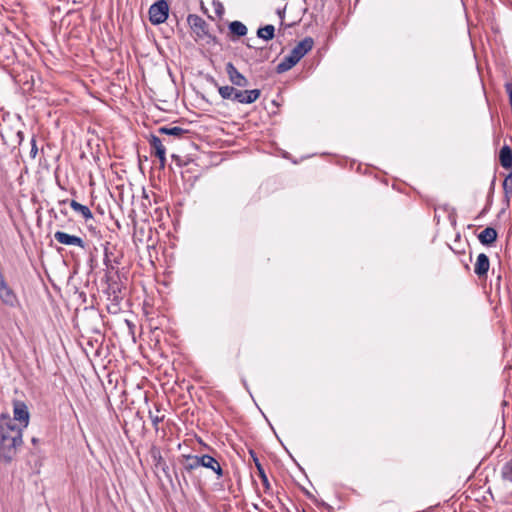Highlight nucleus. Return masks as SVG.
Returning a JSON list of instances; mask_svg holds the SVG:
<instances>
[{
	"instance_id": "nucleus-1",
	"label": "nucleus",
	"mask_w": 512,
	"mask_h": 512,
	"mask_svg": "<svg viewBox=\"0 0 512 512\" xmlns=\"http://www.w3.org/2000/svg\"><path fill=\"white\" fill-rule=\"evenodd\" d=\"M22 428L13 423L9 415L0 416V459L10 463L22 445Z\"/></svg>"
},
{
	"instance_id": "nucleus-2",
	"label": "nucleus",
	"mask_w": 512,
	"mask_h": 512,
	"mask_svg": "<svg viewBox=\"0 0 512 512\" xmlns=\"http://www.w3.org/2000/svg\"><path fill=\"white\" fill-rule=\"evenodd\" d=\"M314 41L306 37L300 41L283 60L276 66V72L281 74L293 68L309 51L312 50Z\"/></svg>"
},
{
	"instance_id": "nucleus-3",
	"label": "nucleus",
	"mask_w": 512,
	"mask_h": 512,
	"mask_svg": "<svg viewBox=\"0 0 512 512\" xmlns=\"http://www.w3.org/2000/svg\"><path fill=\"white\" fill-rule=\"evenodd\" d=\"M187 23L194 34L196 41H205L207 44L219 43L217 37L210 34L208 23L199 15L189 14L187 17Z\"/></svg>"
},
{
	"instance_id": "nucleus-4",
	"label": "nucleus",
	"mask_w": 512,
	"mask_h": 512,
	"mask_svg": "<svg viewBox=\"0 0 512 512\" xmlns=\"http://www.w3.org/2000/svg\"><path fill=\"white\" fill-rule=\"evenodd\" d=\"M169 15V5L165 0H159L149 8V20L154 25L164 23Z\"/></svg>"
},
{
	"instance_id": "nucleus-5",
	"label": "nucleus",
	"mask_w": 512,
	"mask_h": 512,
	"mask_svg": "<svg viewBox=\"0 0 512 512\" xmlns=\"http://www.w3.org/2000/svg\"><path fill=\"white\" fill-rule=\"evenodd\" d=\"M210 82L217 87L218 93L224 100H230L235 103H242L243 90L237 89L236 86L224 85L220 86L217 81L210 77Z\"/></svg>"
},
{
	"instance_id": "nucleus-6",
	"label": "nucleus",
	"mask_w": 512,
	"mask_h": 512,
	"mask_svg": "<svg viewBox=\"0 0 512 512\" xmlns=\"http://www.w3.org/2000/svg\"><path fill=\"white\" fill-rule=\"evenodd\" d=\"M13 423L18 421L19 424L17 426L21 427L22 430L26 428L29 424L30 413L27 405L23 401H15L13 403Z\"/></svg>"
},
{
	"instance_id": "nucleus-7",
	"label": "nucleus",
	"mask_w": 512,
	"mask_h": 512,
	"mask_svg": "<svg viewBox=\"0 0 512 512\" xmlns=\"http://www.w3.org/2000/svg\"><path fill=\"white\" fill-rule=\"evenodd\" d=\"M225 71L227 73L229 81L232 84L231 86L243 88L249 84L248 79L237 70V68L234 66L232 62L226 63Z\"/></svg>"
},
{
	"instance_id": "nucleus-8",
	"label": "nucleus",
	"mask_w": 512,
	"mask_h": 512,
	"mask_svg": "<svg viewBox=\"0 0 512 512\" xmlns=\"http://www.w3.org/2000/svg\"><path fill=\"white\" fill-rule=\"evenodd\" d=\"M149 144L151 146V149L153 150L155 156L160 161V167L164 168L166 164V149L164 145L162 144L161 139L156 135H151L149 138Z\"/></svg>"
},
{
	"instance_id": "nucleus-9",
	"label": "nucleus",
	"mask_w": 512,
	"mask_h": 512,
	"mask_svg": "<svg viewBox=\"0 0 512 512\" xmlns=\"http://www.w3.org/2000/svg\"><path fill=\"white\" fill-rule=\"evenodd\" d=\"M54 238L56 241H58L59 243H61L63 245L78 246L82 249L85 248V243H84L83 239L78 236H75V235H70V234L62 232V231H57L54 234Z\"/></svg>"
},
{
	"instance_id": "nucleus-10",
	"label": "nucleus",
	"mask_w": 512,
	"mask_h": 512,
	"mask_svg": "<svg viewBox=\"0 0 512 512\" xmlns=\"http://www.w3.org/2000/svg\"><path fill=\"white\" fill-rule=\"evenodd\" d=\"M200 466L212 470L216 473L217 478L223 477V469L220 463L208 454L199 455Z\"/></svg>"
},
{
	"instance_id": "nucleus-11",
	"label": "nucleus",
	"mask_w": 512,
	"mask_h": 512,
	"mask_svg": "<svg viewBox=\"0 0 512 512\" xmlns=\"http://www.w3.org/2000/svg\"><path fill=\"white\" fill-rule=\"evenodd\" d=\"M490 267V261L488 256L485 253H481L478 255L475 266H474V272L478 277L485 276L487 272L489 271Z\"/></svg>"
},
{
	"instance_id": "nucleus-12",
	"label": "nucleus",
	"mask_w": 512,
	"mask_h": 512,
	"mask_svg": "<svg viewBox=\"0 0 512 512\" xmlns=\"http://www.w3.org/2000/svg\"><path fill=\"white\" fill-rule=\"evenodd\" d=\"M181 464L183 467V470L187 473H191L193 470L201 467L200 466V460L199 455H182Z\"/></svg>"
},
{
	"instance_id": "nucleus-13",
	"label": "nucleus",
	"mask_w": 512,
	"mask_h": 512,
	"mask_svg": "<svg viewBox=\"0 0 512 512\" xmlns=\"http://www.w3.org/2000/svg\"><path fill=\"white\" fill-rule=\"evenodd\" d=\"M110 243L106 242L104 245V265L106 266L107 272L106 277L109 278L108 272L116 269V265L119 263L117 257H113V253L109 250Z\"/></svg>"
},
{
	"instance_id": "nucleus-14",
	"label": "nucleus",
	"mask_w": 512,
	"mask_h": 512,
	"mask_svg": "<svg viewBox=\"0 0 512 512\" xmlns=\"http://www.w3.org/2000/svg\"><path fill=\"white\" fill-rule=\"evenodd\" d=\"M478 239L483 245H491L497 239V231L492 227H486L481 233L478 235Z\"/></svg>"
},
{
	"instance_id": "nucleus-15",
	"label": "nucleus",
	"mask_w": 512,
	"mask_h": 512,
	"mask_svg": "<svg viewBox=\"0 0 512 512\" xmlns=\"http://www.w3.org/2000/svg\"><path fill=\"white\" fill-rule=\"evenodd\" d=\"M158 133L173 136L175 138L181 139L184 137V135H186L188 133V130L183 129L178 126H174V127L163 126V127L158 128Z\"/></svg>"
},
{
	"instance_id": "nucleus-16",
	"label": "nucleus",
	"mask_w": 512,
	"mask_h": 512,
	"mask_svg": "<svg viewBox=\"0 0 512 512\" xmlns=\"http://www.w3.org/2000/svg\"><path fill=\"white\" fill-rule=\"evenodd\" d=\"M499 160L502 167L508 169L512 167V150L509 146L504 145L499 153Z\"/></svg>"
},
{
	"instance_id": "nucleus-17",
	"label": "nucleus",
	"mask_w": 512,
	"mask_h": 512,
	"mask_svg": "<svg viewBox=\"0 0 512 512\" xmlns=\"http://www.w3.org/2000/svg\"><path fill=\"white\" fill-rule=\"evenodd\" d=\"M0 299L4 304L9 306H14L17 302V297L9 286L0 291Z\"/></svg>"
},
{
	"instance_id": "nucleus-18",
	"label": "nucleus",
	"mask_w": 512,
	"mask_h": 512,
	"mask_svg": "<svg viewBox=\"0 0 512 512\" xmlns=\"http://www.w3.org/2000/svg\"><path fill=\"white\" fill-rule=\"evenodd\" d=\"M70 206L71 208L82 215V217L85 219V220H89V219H92L93 218V214L91 212V210L89 209V207L85 206V205H82L80 204L79 202L75 201V200H71L70 201Z\"/></svg>"
},
{
	"instance_id": "nucleus-19",
	"label": "nucleus",
	"mask_w": 512,
	"mask_h": 512,
	"mask_svg": "<svg viewBox=\"0 0 512 512\" xmlns=\"http://www.w3.org/2000/svg\"><path fill=\"white\" fill-rule=\"evenodd\" d=\"M261 95V91L259 89L252 90H243V97L241 104H252L258 100Z\"/></svg>"
},
{
	"instance_id": "nucleus-20",
	"label": "nucleus",
	"mask_w": 512,
	"mask_h": 512,
	"mask_svg": "<svg viewBox=\"0 0 512 512\" xmlns=\"http://www.w3.org/2000/svg\"><path fill=\"white\" fill-rule=\"evenodd\" d=\"M257 36L266 41L271 40L275 36V27L271 24L260 27L257 30Z\"/></svg>"
},
{
	"instance_id": "nucleus-21",
	"label": "nucleus",
	"mask_w": 512,
	"mask_h": 512,
	"mask_svg": "<svg viewBox=\"0 0 512 512\" xmlns=\"http://www.w3.org/2000/svg\"><path fill=\"white\" fill-rule=\"evenodd\" d=\"M231 33L238 37L245 36L247 34V27L240 21H233L229 24Z\"/></svg>"
},
{
	"instance_id": "nucleus-22",
	"label": "nucleus",
	"mask_w": 512,
	"mask_h": 512,
	"mask_svg": "<svg viewBox=\"0 0 512 512\" xmlns=\"http://www.w3.org/2000/svg\"><path fill=\"white\" fill-rule=\"evenodd\" d=\"M503 191L505 196L506 206H509V198L512 195V173L509 174L503 181Z\"/></svg>"
},
{
	"instance_id": "nucleus-23",
	"label": "nucleus",
	"mask_w": 512,
	"mask_h": 512,
	"mask_svg": "<svg viewBox=\"0 0 512 512\" xmlns=\"http://www.w3.org/2000/svg\"><path fill=\"white\" fill-rule=\"evenodd\" d=\"M501 476L504 481L512 483V459L503 465L501 469Z\"/></svg>"
},
{
	"instance_id": "nucleus-24",
	"label": "nucleus",
	"mask_w": 512,
	"mask_h": 512,
	"mask_svg": "<svg viewBox=\"0 0 512 512\" xmlns=\"http://www.w3.org/2000/svg\"><path fill=\"white\" fill-rule=\"evenodd\" d=\"M257 472H258V476L260 477V479L262 481L265 492H269L271 490V485H270V482L268 480V477H267L262 465H258Z\"/></svg>"
},
{
	"instance_id": "nucleus-25",
	"label": "nucleus",
	"mask_w": 512,
	"mask_h": 512,
	"mask_svg": "<svg viewBox=\"0 0 512 512\" xmlns=\"http://www.w3.org/2000/svg\"><path fill=\"white\" fill-rule=\"evenodd\" d=\"M152 456L154 460L156 461V466H161L162 470L167 473V465L165 461L163 460V457L161 456L160 452L158 450H152Z\"/></svg>"
},
{
	"instance_id": "nucleus-26",
	"label": "nucleus",
	"mask_w": 512,
	"mask_h": 512,
	"mask_svg": "<svg viewBox=\"0 0 512 512\" xmlns=\"http://www.w3.org/2000/svg\"><path fill=\"white\" fill-rule=\"evenodd\" d=\"M149 418L152 422L153 427L155 430H158V424L164 420V415H158L157 413H153L152 411H149Z\"/></svg>"
},
{
	"instance_id": "nucleus-27",
	"label": "nucleus",
	"mask_w": 512,
	"mask_h": 512,
	"mask_svg": "<svg viewBox=\"0 0 512 512\" xmlns=\"http://www.w3.org/2000/svg\"><path fill=\"white\" fill-rule=\"evenodd\" d=\"M37 152H38V149H37V146H36V141L34 138H32L31 140V150H30V155L31 157H35L37 155Z\"/></svg>"
},
{
	"instance_id": "nucleus-28",
	"label": "nucleus",
	"mask_w": 512,
	"mask_h": 512,
	"mask_svg": "<svg viewBox=\"0 0 512 512\" xmlns=\"http://www.w3.org/2000/svg\"><path fill=\"white\" fill-rule=\"evenodd\" d=\"M505 88H506V92L509 95V100H510V104L512 107V82L506 83Z\"/></svg>"
},
{
	"instance_id": "nucleus-29",
	"label": "nucleus",
	"mask_w": 512,
	"mask_h": 512,
	"mask_svg": "<svg viewBox=\"0 0 512 512\" xmlns=\"http://www.w3.org/2000/svg\"><path fill=\"white\" fill-rule=\"evenodd\" d=\"M250 455L253 459V462L255 463L256 468L258 469V465H262L256 455V453L253 450H250Z\"/></svg>"
},
{
	"instance_id": "nucleus-30",
	"label": "nucleus",
	"mask_w": 512,
	"mask_h": 512,
	"mask_svg": "<svg viewBox=\"0 0 512 512\" xmlns=\"http://www.w3.org/2000/svg\"><path fill=\"white\" fill-rule=\"evenodd\" d=\"M7 286L8 285H7V283H6L5 279H4V276L2 274H0V291L2 289H4L5 287H7Z\"/></svg>"
},
{
	"instance_id": "nucleus-31",
	"label": "nucleus",
	"mask_w": 512,
	"mask_h": 512,
	"mask_svg": "<svg viewBox=\"0 0 512 512\" xmlns=\"http://www.w3.org/2000/svg\"><path fill=\"white\" fill-rule=\"evenodd\" d=\"M7 286L8 285H7V283H6L5 279H4V276L2 274H0V291L2 289H4L5 287H7Z\"/></svg>"
},
{
	"instance_id": "nucleus-32",
	"label": "nucleus",
	"mask_w": 512,
	"mask_h": 512,
	"mask_svg": "<svg viewBox=\"0 0 512 512\" xmlns=\"http://www.w3.org/2000/svg\"><path fill=\"white\" fill-rule=\"evenodd\" d=\"M304 493L309 499H314V496L308 490H304Z\"/></svg>"
},
{
	"instance_id": "nucleus-33",
	"label": "nucleus",
	"mask_w": 512,
	"mask_h": 512,
	"mask_svg": "<svg viewBox=\"0 0 512 512\" xmlns=\"http://www.w3.org/2000/svg\"><path fill=\"white\" fill-rule=\"evenodd\" d=\"M32 443L33 444H37L38 443V439L37 438H32Z\"/></svg>"
},
{
	"instance_id": "nucleus-34",
	"label": "nucleus",
	"mask_w": 512,
	"mask_h": 512,
	"mask_svg": "<svg viewBox=\"0 0 512 512\" xmlns=\"http://www.w3.org/2000/svg\"><path fill=\"white\" fill-rule=\"evenodd\" d=\"M220 9H223V6H220V8H217L216 13L220 14L221 13Z\"/></svg>"
},
{
	"instance_id": "nucleus-35",
	"label": "nucleus",
	"mask_w": 512,
	"mask_h": 512,
	"mask_svg": "<svg viewBox=\"0 0 512 512\" xmlns=\"http://www.w3.org/2000/svg\"><path fill=\"white\" fill-rule=\"evenodd\" d=\"M220 9H223V6H220V8H217L216 13L220 14L221 13Z\"/></svg>"
},
{
	"instance_id": "nucleus-36",
	"label": "nucleus",
	"mask_w": 512,
	"mask_h": 512,
	"mask_svg": "<svg viewBox=\"0 0 512 512\" xmlns=\"http://www.w3.org/2000/svg\"><path fill=\"white\" fill-rule=\"evenodd\" d=\"M500 280H501V275L499 274V275L497 276V282H498L497 284H498V285H499V283H500Z\"/></svg>"
},
{
	"instance_id": "nucleus-37",
	"label": "nucleus",
	"mask_w": 512,
	"mask_h": 512,
	"mask_svg": "<svg viewBox=\"0 0 512 512\" xmlns=\"http://www.w3.org/2000/svg\"><path fill=\"white\" fill-rule=\"evenodd\" d=\"M172 158H173V159H179V157H178L176 154H173V155H172Z\"/></svg>"
},
{
	"instance_id": "nucleus-38",
	"label": "nucleus",
	"mask_w": 512,
	"mask_h": 512,
	"mask_svg": "<svg viewBox=\"0 0 512 512\" xmlns=\"http://www.w3.org/2000/svg\"><path fill=\"white\" fill-rule=\"evenodd\" d=\"M263 52L267 53L264 49H260V53L262 54Z\"/></svg>"
},
{
	"instance_id": "nucleus-39",
	"label": "nucleus",
	"mask_w": 512,
	"mask_h": 512,
	"mask_svg": "<svg viewBox=\"0 0 512 512\" xmlns=\"http://www.w3.org/2000/svg\"><path fill=\"white\" fill-rule=\"evenodd\" d=\"M67 202V200H63L60 202V204H65Z\"/></svg>"
}]
</instances>
